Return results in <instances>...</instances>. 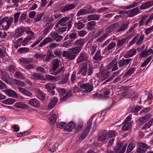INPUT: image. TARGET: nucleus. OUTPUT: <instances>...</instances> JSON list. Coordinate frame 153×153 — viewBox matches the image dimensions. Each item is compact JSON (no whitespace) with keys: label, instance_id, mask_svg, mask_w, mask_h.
<instances>
[{"label":"nucleus","instance_id":"obj_1","mask_svg":"<svg viewBox=\"0 0 153 153\" xmlns=\"http://www.w3.org/2000/svg\"><path fill=\"white\" fill-rule=\"evenodd\" d=\"M7 18V17H5L0 20V25L2 26V29L4 30H6L9 28L13 20L12 17H10L8 19Z\"/></svg>","mask_w":153,"mask_h":153},{"label":"nucleus","instance_id":"obj_2","mask_svg":"<svg viewBox=\"0 0 153 153\" xmlns=\"http://www.w3.org/2000/svg\"><path fill=\"white\" fill-rule=\"evenodd\" d=\"M78 86L80 88L84 89L83 92L84 93H89L93 89V85L92 83L91 82L85 83L81 84L78 83Z\"/></svg>","mask_w":153,"mask_h":153},{"label":"nucleus","instance_id":"obj_3","mask_svg":"<svg viewBox=\"0 0 153 153\" xmlns=\"http://www.w3.org/2000/svg\"><path fill=\"white\" fill-rule=\"evenodd\" d=\"M88 63L85 62L80 64L79 68L77 71V74H81L82 76H85L87 74L88 71Z\"/></svg>","mask_w":153,"mask_h":153},{"label":"nucleus","instance_id":"obj_4","mask_svg":"<svg viewBox=\"0 0 153 153\" xmlns=\"http://www.w3.org/2000/svg\"><path fill=\"white\" fill-rule=\"evenodd\" d=\"M93 119V117H92L88 120V125L85 128V130L83 133L80 136L79 139L82 140H83L86 137L88 133L90 128L91 126L92 122Z\"/></svg>","mask_w":153,"mask_h":153},{"label":"nucleus","instance_id":"obj_5","mask_svg":"<svg viewBox=\"0 0 153 153\" xmlns=\"http://www.w3.org/2000/svg\"><path fill=\"white\" fill-rule=\"evenodd\" d=\"M88 55L87 53L85 52H81L79 55V56L76 59V63L79 64L82 62L87 61Z\"/></svg>","mask_w":153,"mask_h":153},{"label":"nucleus","instance_id":"obj_6","mask_svg":"<svg viewBox=\"0 0 153 153\" xmlns=\"http://www.w3.org/2000/svg\"><path fill=\"white\" fill-rule=\"evenodd\" d=\"M144 35H141L139 37L138 40L137 41V36H135L132 39V40L129 42V45H132L135 43H136V45H139L142 43L144 39Z\"/></svg>","mask_w":153,"mask_h":153},{"label":"nucleus","instance_id":"obj_7","mask_svg":"<svg viewBox=\"0 0 153 153\" xmlns=\"http://www.w3.org/2000/svg\"><path fill=\"white\" fill-rule=\"evenodd\" d=\"M119 26V24L118 23H115L111 24L108 26L105 29L106 34L108 35L111 33L115 29L117 28Z\"/></svg>","mask_w":153,"mask_h":153},{"label":"nucleus","instance_id":"obj_8","mask_svg":"<svg viewBox=\"0 0 153 153\" xmlns=\"http://www.w3.org/2000/svg\"><path fill=\"white\" fill-rule=\"evenodd\" d=\"M117 59H114L108 66V70L109 71L111 68L112 67L111 71H113L117 70L118 69L117 66Z\"/></svg>","mask_w":153,"mask_h":153},{"label":"nucleus","instance_id":"obj_9","mask_svg":"<svg viewBox=\"0 0 153 153\" xmlns=\"http://www.w3.org/2000/svg\"><path fill=\"white\" fill-rule=\"evenodd\" d=\"M75 7L74 4H67L63 7L61 8V11L62 12H65L68 10H72Z\"/></svg>","mask_w":153,"mask_h":153},{"label":"nucleus","instance_id":"obj_10","mask_svg":"<svg viewBox=\"0 0 153 153\" xmlns=\"http://www.w3.org/2000/svg\"><path fill=\"white\" fill-rule=\"evenodd\" d=\"M62 56L66 57L69 60H71L75 59L76 55L73 53H71L68 50V51H64L62 53Z\"/></svg>","mask_w":153,"mask_h":153},{"label":"nucleus","instance_id":"obj_11","mask_svg":"<svg viewBox=\"0 0 153 153\" xmlns=\"http://www.w3.org/2000/svg\"><path fill=\"white\" fill-rule=\"evenodd\" d=\"M51 36L54 40L57 42H59L62 40L63 37L59 35L58 33L56 32H52L50 33Z\"/></svg>","mask_w":153,"mask_h":153},{"label":"nucleus","instance_id":"obj_12","mask_svg":"<svg viewBox=\"0 0 153 153\" xmlns=\"http://www.w3.org/2000/svg\"><path fill=\"white\" fill-rule=\"evenodd\" d=\"M151 117V115L147 114L144 116L140 118L138 120V122L139 124L142 125L147 121L149 120Z\"/></svg>","mask_w":153,"mask_h":153},{"label":"nucleus","instance_id":"obj_13","mask_svg":"<svg viewBox=\"0 0 153 153\" xmlns=\"http://www.w3.org/2000/svg\"><path fill=\"white\" fill-rule=\"evenodd\" d=\"M131 59H122L119 61L118 64L119 67L121 68L124 66H126L127 65L129 62L131 61Z\"/></svg>","mask_w":153,"mask_h":153},{"label":"nucleus","instance_id":"obj_14","mask_svg":"<svg viewBox=\"0 0 153 153\" xmlns=\"http://www.w3.org/2000/svg\"><path fill=\"white\" fill-rule=\"evenodd\" d=\"M147 146L145 143L142 142H140L138 145V147L137 152L138 153H143L146 151L144 149L147 148Z\"/></svg>","mask_w":153,"mask_h":153},{"label":"nucleus","instance_id":"obj_15","mask_svg":"<svg viewBox=\"0 0 153 153\" xmlns=\"http://www.w3.org/2000/svg\"><path fill=\"white\" fill-rule=\"evenodd\" d=\"M36 97L41 100L45 99V96L44 94L39 89L36 88L35 89Z\"/></svg>","mask_w":153,"mask_h":153},{"label":"nucleus","instance_id":"obj_16","mask_svg":"<svg viewBox=\"0 0 153 153\" xmlns=\"http://www.w3.org/2000/svg\"><path fill=\"white\" fill-rule=\"evenodd\" d=\"M28 103L31 106L36 108H38L40 105V103L36 98H32L28 100Z\"/></svg>","mask_w":153,"mask_h":153},{"label":"nucleus","instance_id":"obj_17","mask_svg":"<svg viewBox=\"0 0 153 153\" xmlns=\"http://www.w3.org/2000/svg\"><path fill=\"white\" fill-rule=\"evenodd\" d=\"M26 31L27 29L25 27H21L16 30L15 36L17 37H19L21 36L24 32Z\"/></svg>","mask_w":153,"mask_h":153},{"label":"nucleus","instance_id":"obj_18","mask_svg":"<svg viewBox=\"0 0 153 153\" xmlns=\"http://www.w3.org/2000/svg\"><path fill=\"white\" fill-rule=\"evenodd\" d=\"M49 119L50 122L51 124H54L56 122L57 117V115L53 111H52L49 114Z\"/></svg>","mask_w":153,"mask_h":153},{"label":"nucleus","instance_id":"obj_19","mask_svg":"<svg viewBox=\"0 0 153 153\" xmlns=\"http://www.w3.org/2000/svg\"><path fill=\"white\" fill-rule=\"evenodd\" d=\"M140 10L138 7H135L130 10L128 16L129 17H133L140 13Z\"/></svg>","mask_w":153,"mask_h":153},{"label":"nucleus","instance_id":"obj_20","mask_svg":"<svg viewBox=\"0 0 153 153\" xmlns=\"http://www.w3.org/2000/svg\"><path fill=\"white\" fill-rule=\"evenodd\" d=\"M127 145V144H126L123 147H122V145L120 144L119 146H117V148L114 149V152L116 153H124L126 150Z\"/></svg>","mask_w":153,"mask_h":153},{"label":"nucleus","instance_id":"obj_21","mask_svg":"<svg viewBox=\"0 0 153 153\" xmlns=\"http://www.w3.org/2000/svg\"><path fill=\"white\" fill-rule=\"evenodd\" d=\"M1 74V79L6 83L8 82L9 79V75L6 72L0 69V74Z\"/></svg>","mask_w":153,"mask_h":153},{"label":"nucleus","instance_id":"obj_22","mask_svg":"<svg viewBox=\"0 0 153 153\" xmlns=\"http://www.w3.org/2000/svg\"><path fill=\"white\" fill-rule=\"evenodd\" d=\"M153 5V0L147 1L141 5L140 9L141 10H145Z\"/></svg>","mask_w":153,"mask_h":153},{"label":"nucleus","instance_id":"obj_23","mask_svg":"<svg viewBox=\"0 0 153 153\" xmlns=\"http://www.w3.org/2000/svg\"><path fill=\"white\" fill-rule=\"evenodd\" d=\"M68 128H65L64 131L65 132H71L72 131V129L75 128L76 124L73 121H71L68 124Z\"/></svg>","mask_w":153,"mask_h":153},{"label":"nucleus","instance_id":"obj_24","mask_svg":"<svg viewBox=\"0 0 153 153\" xmlns=\"http://www.w3.org/2000/svg\"><path fill=\"white\" fill-rule=\"evenodd\" d=\"M82 48L81 46H76L74 47H72L68 50L71 53H78L82 49Z\"/></svg>","mask_w":153,"mask_h":153},{"label":"nucleus","instance_id":"obj_25","mask_svg":"<svg viewBox=\"0 0 153 153\" xmlns=\"http://www.w3.org/2000/svg\"><path fill=\"white\" fill-rule=\"evenodd\" d=\"M108 140V139L105 132H104L102 134H100L98 138V140L102 143L107 142Z\"/></svg>","mask_w":153,"mask_h":153},{"label":"nucleus","instance_id":"obj_26","mask_svg":"<svg viewBox=\"0 0 153 153\" xmlns=\"http://www.w3.org/2000/svg\"><path fill=\"white\" fill-rule=\"evenodd\" d=\"M100 19V16L98 14H91L87 16V19L88 21H98Z\"/></svg>","mask_w":153,"mask_h":153},{"label":"nucleus","instance_id":"obj_27","mask_svg":"<svg viewBox=\"0 0 153 153\" xmlns=\"http://www.w3.org/2000/svg\"><path fill=\"white\" fill-rule=\"evenodd\" d=\"M14 106L15 107L22 109H27L29 108L28 106L21 102H16Z\"/></svg>","mask_w":153,"mask_h":153},{"label":"nucleus","instance_id":"obj_28","mask_svg":"<svg viewBox=\"0 0 153 153\" xmlns=\"http://www.w3.org/2000/svg\"><path fill=\"white\" fill-rule=\"evenodd\" d=\"M59 60L58 59L53 60L52 69L53 71H55L59 67Z\"/></svg>","mask_w":153,"mask_h":153},{"label":"nucleus","instance_id":"obj_29","mask_svg":"<svg viewBox=\"0 0 153 153\" xmlns=\"http://www.w3.org/2000/svg\"><path fill=\"white\" fill-rule=\"evenodd\" d=\"M123 125L122 127V130L123 131H127L131 128L132 125V122H130L128 123H124L122 124Z\"/></svg>","mask_w":153,"mask_h":153},{"label":"nucleus","instance_id":"obj_30","mask_svg":"<svg viewBox=\"0 0 153 153\" xmlns=\"http://www.w3.org/2000/svg\"><path fill=\"white\" fill-rule=\"evenodd\" d=\"M57 101L58 99L57 98L55 97L53 98L48 104V108L49 109H51L53 108L57 103Z\"/></svg>","mask_w":153,"mask_h":153},{"label":"nucleus","instance_id":"obj_31","mask_svg":"<svg viewBox=\"0 0 153 153\" xmlns=\"http://www.w3.org/2000/svg\"><path fill=\"white\" fill-rule=\"evenodd\" d=\"M137 50L135 49H131L124 55V57L126 58H128L132 57L135 54Z\"/></svg>","mask_w":153,"mask_h":153},{"label":"nucleus","instance_id":"obj_32","mask_svg":"<svg viewBox=\"0 0 153 153\" xmlns=\"http://www.w3.org/2000/svg\"><path fill=\"white\" fill-rule=\"evenodd\" d=\"M53 39L50 37H46L43 41H42L39 45V47H42L44 45L49 42H52Z\"/></svg>","mask_w":153,"mask_h":153},{"label":"nucleus","instance_id":"obj_33","mask_svg":"<svg viewBox=\"0 0 153 153\" xmlns=\"http://www.w3.org/2000/svg\"><path fill=\"white\" fill-rule=\"evenodd\" d=\"M85 24L82 22L78 21L74 23V27L78 30H81L85 26Z\"/></svg>","mask_w":153,"mask_h":153},{"label":"nucleus","instance_id":"obj_34","mask_svg":"<svg viewBox=\"0 0 153 153\" xmlns=\"http://www.w3.org/2000/svg\"><path fill=\"white\" fill-rule=\"evenodd\" d=\"M5 93L9 97H14L17 96L16 92L10 89H6L4 91Z\"/></svg>","mask_w":153,"mask_h":153},{"label":"nucleus","instance_id":"obj_35","mask_svg":"<svg viewBox=\"0 0 153 153\" xmlns=\"http://www.w3.org/2000/svg\"><path fill=\"white\" fill-rule=\"evenodd\" d=\"M102 57L100 51L98 50L96 52L95 55L93 57V58L95 60L100 61L102 59Z\"/></svg>","mask_w":153,"mask_h":153},{"label":"nucleus","instance_id":"obj_36","mask_svg":"<svg viewBox=\"0 0 153 153\" xmlns=\"http://www.w3.org/2000/svg\"><path fill=\"white\" fill-rule=\"evenodd\" d=\"M55 57L52 52L51 51H48L47 54V56L44 60L45 62L49 61L50 59H51Z\"/></svg>","mask_w":153,"mask_h":153},{"label":"nucleus","instance_id":"obj_37","mask_svg":"<svg viewBox=\"0 0 153 153\" xmlns=\"http://www.w3.org/2000/svg\"><path fill=\"white\" fill-rule=\"evenodd\" d=\"M70 17H65L62 18L60 19L59 22V23L60 24V25L61 26H65L66 25V22L68 21L70 19Z\"/></svg>","mask_w":153,"mask_h":153},{"label":"nucleus","instance_id":"obj_38","mask_svg":"<svg viewBox=\"0 0 153 153\" xmlns=\"http://www.w3.org/2000/svg\"><path fill=\"white\" fill-rule=\"evenodd\" d=\"M85 43V40L84 39H81L75 41L74 42V45L77 46H81L82 48V46Z\"/></svg>","mask_w":153,"mask_h":153},{"label":"nucleus","instance_id":"obj_39","mask_svg":"<svg viewBox=\"0 0 153 153\" xmlns=\"http://www.w3.org/2000/svg\"><path fill=\"white\" fill-rule=\"evenodd\" d=\"M33 61L32 59L30 58H22L20 59V62L23 64H28L31 63Z\"/></svg>","mask_w":153,"mask_h":153},{"label":"nucleus","instance_id":"obj_40","mask_svg":"<svg viewBox=\"0 0 153 153\" xmlns=\"http://www.w3.org/2000/svg\"><path fill=\"white\" fill-rule=\"evenodd\" d=\"M69 76V74H66L65 76L63 77L61 80L59 81L57 83L59 84H62L66 83L68 80Z\"/></svg>","mask_w":153,"mask_h":153},{"label":"nucleus","instance_id":"obj_41","mask_svg":"<svg viewBox=\"0 0 153 153\" xmlns=\"http://www.w3.org/2000/svg\"><path fill=\"white\" fill-rule=\"evenodd\" d=\"M128 27V25L127 24H123L121 25L120 28L117 30V33H119L125 31Z\"/></svg>","mask_w":153,"mask_h":153},{"label":"nucleus","instance_id":"obj_42","mask_svg":"<svg viewBox=\"0 0 153 153\" xmlns=\"http://www.w3.org/2000/svg\"><path fill=\"white\" fill-rule=\"evenodd\" d=\"M127 41V39L126 38H123L118 40L117 43V46L120 47L123 46Z\"/></svg>","mask_w":153,"mask_h":153},{"label":"nucleus","instance_id":"obj_43","mask_svg":"<svg viewBox=\"0 0 153 153\" xmlns=\"http://www.w3.org/2000/svg\"><path fill=\"white\" fill-rule=\"evenodd\" d=\"M96 23L94 21H91L88 22L87 25L88 29L89 30H92L95 26Z\"/></svg>","mask_w":153,"mask_h":153},{"label":"nucleus","instance_id":"obj_44","mask_svg":"<svg viewBox=\"0 0 153 153\" xmlns=\"http://www.w3.org/2000/svg\"><path fill=\"white\" fill-rule=\"evenodd\" d=\"M111 72L106 71L105 70H104L101 73L102 78L104 79H105L107 78L111 75Z\"/></svg>","mask_w":153,"mask_h":153},{"label":"nucleus","instance_id":"obj_45","mask_svg":"<svg viewBox=\"0 0 153 153\" xmlns=\"http://www.w3.org/2000/svg\"><path fill=\"white\" fill-rule=\"evenodd\" d=\"M108 139L116 136L117 135V132L114 131H111L108 132H105Z\"/></svg>","mask_w":153,"mask_h":153},{"label":"nucleus","instance_id":"obj_46","mask_svg":"<svg viewBox=\"0 0 153 153\" xmlns=\"http://www.w3.org/2000/svg\"><path fill=\"white\" fill-rule=\"evenodd\" d=\"M116 43L115 42H112L105 48V50L107 51H109L114 48L116 46Z\"/></svg>","mask_w":153,"mask_h":153},{"label":"nucleus","instance_id":"obj_47","mask_svg":"<svg viewBox=\"0 0 153 153\" xmlns=\"http://www.w3.org/2000/svg\"><path fill=\"white\" fill-rule=\"evenodd\" d=\"M45 88L49 91H51L55 88L54 85L52 83H48L46 84L45 85Z\"/></svg>","mask_w":153,"mask_h":153},{"label":"nucleus","instance_id":"obj_48","mask_svg":"<svg viewBox=\"0 0 153 153\" xmlns=\"http://www.w3.org/2000/svg\"><path fill=\"white\" fill-rule=\"evenodd\" d=\"M14 82L15 84L19 86L23 87L25 86V82L16 79H14Z\"/></svg>","mask_w":153,"mask_h":153},{"label":"nucleus","instance_id":"obj_49","mask_svg":"<svg viewBox=\"0 0 153 153\" xmlns=\"http://www.w3.org/2000/svg\"><path fill=\"white\" fill-rule=\"evenodd\" d=\"M152 56H149L144 62L142 64L141 67H143L146 66L149 63L152 58Z\"/></svg>","mask_w":153,"mask_h":153},{"label":"nucleus","instance_id":"obj_50","mask_svg":"<svg viewBox=\"0 0 153 153\" xmlns=\"http://www.w3.org/2000/svg\"><path fill=\"white\" fill-rule=\"evenodd\" d=\"M54 25V23L51 24L45 28L43 31V34L44 35L46 34L48 32L50 29L52 28Z\"/></svg>","mask_w":153,"mask_h":153},{"label":"nucleus","instance_id":"obj_51","mask_svg":"<svg viewBox=\"0 0 153 153\" xmlns=\"http://www.w3.org/2000/svg\"><path fill=\"white\" fill-rule=\"evenodd\" d=\"M135 69L133 68H131L128 70L125 74V75L126 76H128L134 73Z\"/></svg>","mask_w":153,"mask_h":153},{"label":"nucleus","instance_id":"obj_52","mask_svg":"<svg viewBox=\"0 0 153 153\" xmlns=\"http://www.w3.org/2000/svg\"><path fill=\"white\" fill-rule=\"evenodd\" d=\"M135 145L134 143H130L127 149L126 150V152L129 153L131 152L135 147Z\"/></svg>","mask_w":153,"mask_h":153},{"label":"nucleus","instance_id":"obj_53","mask_svg":"<svg viewBox=\"0 0 153 153\" xmlns=\"http://www.w3.org/2000/svg\"><path fill=\"white\" fill-rule=\"evenodd\" d=\"M138 4V3L134 2L128 6H122L121 7L124 9H129L137 6Z\"/></svg>","mask_w":153,"mask_h":153},{"label":"nucleus","instance_id":"obj_54","mask_svg":"<svg viewBox=\"0 0 153 153\" xmlns=\"http://www.w3.org/2000/svg\"><path fill=\"white\" fill-rule=\"evenodd\" d=\"M56 89L61 96H63L66 93L65 90L63 88H57Z\"/></svg>","mask_w":153,"mask_h":153},{"label":"nucleus","instance_id":"obj_55","mask_svg":"<svg viewBox=\"0 0 153 153\" xmlns=\"http://www.w3.org/2000/svg\"><path fill=\"white\" fill-rule=\"evenodd\" d=\"M15 102V100L13 98L7 99L4 100L3 103L7 104H12Z\"/></svg>","mask_w":153,"mask_h":153},{"label":"nucleus","instance_id":"obj_56","mask_svg":"<svg viewBox=\"0 0 153 153\" xmlns=\"http://www.w3.org/2000/svg\"><path fill=\"white\" fill-rule=\"evenodd\" d=\"M72 94L71 92H69L66 94L64 96H62L63 97L61 98L60 99V101H64L67 100L70 97Z\"/></svg>","mask_w":153,"mask_h":153},{"label":"nucleus","instance_id":"obj_57","mask_svg":"<svg viewBox=\"0 0 153 153\" xmlns=\"http://www.w3.org/2000/svg\"><path fill=\"white\" fill-rule=\"evenodd\" d=\"M87 14H88V12L86 10L81 9L78 12L76 16H79L81 15H83Z\"/></svg>","mask_w":153,"mask_h":153},{"label":"nucleus","instance_id":"obj_58","mask_svg":"<svg viewBox=\"0 0 153 153\" xmlns=\"http://www.w3.org/2000/svg\"><path fill=\"white\" fill-rule=\"evenodd\" d=\"M64 67L62 66L60 69L58 70L56 72L53 71V72H51V74L55 75H57L60 74L61 72H64Z\"/></svg>","mask_w":153,"mask_h":153},{"label":"nucleus","instance_id":"obj_59","mask_svg":"<svg viewBox=\"0 0 153 153\" xmlns=\"http://www.w3.org/2000/svg\"><path fill=\"white\" fill-rule=\"evenodd\" d=\"M64 67L62 66L60 69L58 70L56 72L53 71V72H51V74L55 75H57L60 74L61 72H64Z\"/></svg>","mask_w":153,"mask_h":153},{"label":"nucleus","instance_id":"obj_60","mask_svg":"<svg viewBox=\"0 0 153 153\" xmlns=\"http://www.w3.org/2000/svg\"><path fill=\"white\" fill-rule=\"evenodd\" d=\"M64 67L62 66L60 69L58 70L56 72L53 71V72H51V74L55 75H57L60 74L61 72H64Z\"/></svg>","mask_w":153,"mask_h":153},{"label":"nucleus","instance_id":"obj_61","mask_svg":"<svg viewBox=\"0 0 153 153\" xmlns=\"http://www.w3.org/2000/svg\"><path fill=\"white\" fill-rule=\"evenodd\" d=\"M31 76L35 79H41L42 75L39 73L33 74L31 75Z\"/></svg>","mask_w":153,"mask_h":153},{"label":"nucleus","instance_id":"obj_62","mask_svg":"<svg viewBox=\"0 0 153 153\" xmlns=\"http://www.w3.org/2000/svg\"><path fill=\"white\" fill-rule=\"evenodd\" d=\"M26 33L28 34L27 38H28L30 40L32 39L34 36V32L31 30H28L26 31Z\"/></svg>","mask_w":153,"mask_h":153},{"label":"nucleus","instance_id":"obj_63","mask_svg":"<svg viewBox=\"0 0 153 153\" xmlns=\"http://www.w3.org/2000/svg\"><path fill=\"white\" fill-rule=\"evenodd\" d=\"M18 51L20 53H25L29 51V49L26 47L20 48L18 49Z\"/></svg>","mask_w":153,"mask_h":153},{"label":"nucleus","instance_id":"obj_64","mask_svg":"<svg viewBox=\"0 0 153 153\" xmlns=\"http://www.w3.org/2000/svg\"><path fill=\"white\" fill-rule=\"evenodd\" d=\"M7 70L10 72L14 73L16 71L15 66L13 65H10L7 68Z\"/></svg>","mask_w":153,"mask_h":153}]
</instances>
